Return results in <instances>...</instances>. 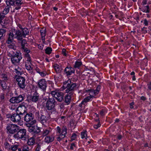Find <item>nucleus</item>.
Wrapping results in <instances>:
<instances>
[{
  "label": "nucleus",
  "instance_id": "680f3d73",
  "mask_svg": "<svg viewBox=\"0 0 151 151\" xmlns=\"http://www.w3.org/2000/svg\"><path fill=\"white\" fill-rule=\"evenodd\" d=\"M40 146L39 145H38L37 147L36 150V151H39L40 150Z\"/></svg>",
  "mask_w": 151,
  "mask_h": 151
},
{
  "label": "nucleus",
  "instance_id": "864d4df0",
  "mask_svg": "<svg viewBox=\"0 0 151 151\" xmlns=\"http://www.w3.org/2000/svg\"><path fill=\"white\" fill-rule=\"evenodd\" d=\"M15 70L16 71V73H17L18 74H19L21 73V69H19L18 68H16Z\"/></svg>",
  "mask_w": 151,
  "mask_h": 151
},
{
  "label": "nucleus",
  "instance_id": "7c9ffc66",
  "mask_svg": "<svg viewBox=\"0 0 151 151\" xmlns=\"http://www.w3.org/2000/svg\"><path fill=\"white\" fill-rule=\"evenodd\" d=\"M3 81L2 80L0 79V84L1 86L2 87L3 89H5L6 88L7 86L6 84V82Z\"/></svg>",
  "mask_w": 151,
  "mask_h": 151
},
{
  "label": "nucleus",
  "instance_id": "39448f33",
  "mask_svg": "<svg viewBox=\"0 0 151 151\" xmlns=\"http://www.w3.org/2000/svg\"><path fill=\"white\" fill-rule=\"evenodd\" d=\"M50 94L53 97L55 98L59 102H61L63 100V93L58 90L55 89L52 91Z\"/></svg>",
  "mask_w": 151,
  "mask_h": 151
},
{
  "label": "nucleus",
  "instance_id": "5701e85b",
  "mask_svg": "<svg viewBox=\"0 0 151 151\" xmlns=\"http://www.w3.org/2000/svg\"><path fill=\"white\" fill-rule=\"evenodd\" d=\"M54 137L53 136H46L44 139L45 142L47 143H50L52 142L54 140Z\"/></svg>",
  "mask_w": 151,
  "mask_h": 151
},
{
  "label": "nucleus",
  "instance_id": "aec40b11",
  "mask_svg": "<svg viewBox=\"0 0 151 151\" xmlns=\"http://www.w3.org/2000/svg\"><path fill=\"white\" fill-rule=\"evenodd\" d=\"M86 92H89V95L93 98L94 96L98 94L99 91L98 90H93L92 89H88L86 90Z\"/></svg>",
  "mask_w": 151,
  "mask_h": 151
},
{
  "label": "nucleus",
  "instance_id": "6e6d98bb",
  "mask_svg": "<svg viewBox=\"0 0 151 151\" xmlns=\"http://www.w3.org/2000/svg\"><path fill=\"white\" fill-rule=\"evenodd\" d=\"M147 2V0H143L142 2V6H145V5L146 4Z\"/></svg>",
  "mask_w": 151,
  "mask_h": 151
},
{
  "label": "nucleus",
  "instance_id": "13d9d810",
  "mask_svg": "<svg viewBox=\"0 0 151 151\" xmlns=\"http://www.w3.org/2000/svg\"><path fill=\"white\" fill-rule=\"evenodd\" d=\"M35 70H36V72L39 73L40 72V71H41L40 68L37 67L35 69Z\"/></svg>",
  "mask_w": 151,
  "mask_h": 151
},
{
  "label": "nucleus",
  "instance_id": "e433bc0d",
  "mask_svg": "<svg viewBox=\"0 0 151 151\" xmlns=\"http://www.w3.org/2000/svg\"><path fill=\"white\" fill-rule=\"evenodd\" d=\"M45 53L47 54H49L51 52L52 49L51 47H47L46 48L45 50Z\"/></svg>",
  "mask_w": 151,
  "mask_h": 151
},
{
  "label": "nucleus",
  "instance_id": "3c124183",
  "mask_svg": "<svg viewBox=\"0 0 151 151\" xmlns=\"http://www.w3.org/2000/svg\"><path fill=\"white\" fill-rule=\"evenodd\" d=\"M66 50L65 49H63L62 50V53L63 55L65 56H66L67 55V54L66 53Z\"/></svg>",
  "mask_w": 151,
  "mask_h": 151
},
{
  "label": "nucleus",
  "instance_id": "bb28decb",
  "mask_svg": "<svg viewBox=\"0 0 151 151\" xmlns=\"http://www.w3.org/2000/svg\"><path fill=\"white\" fill-rule=\"evenodd\" d=\"M21 31L24 36L25 37L26 36L29 34V30L26 28L21 29Z\"/></svg>",
  "mask_w": 151,
  "mask_h": 151
},
{
  "label": "nucleus",
  "instance_id": "49530a36",
  "mask_svg": "<svg viewBox=\"0 0 151 151\" xmlns=\"http://www.w3.org/2000/svg\"><path fill=\"white\" fill-rule=\"evenodd\" d=\"M147 28L145 27H143L141 28L142 32L144 34H146L147 32V30H146Z\"/></svg>",
  "mask_w": 151,
  "mask_h": 151
},
{
  "label": "nucleus",
  "instance_id": "bf43d9fd",
  "mask_svg": "<svg viewBox=\"0 0 151 151\" xmlns=\"http://www.w3.org/2000/svg\"><path fill=\"white\" fill-rule=\"evenodd\" d=\"M134 104V102H132L130 104V108L131 109H133L134 107L133 105Z\"/></svg>",
  "mask_w": 151,
  "mask_h": 151
},
{
  "label": "nucleus",
  "instance_id": "473e14b6",
  "mask_svg": "<svg viewBox=\"0 0 151 151\" xmlns=\"http://www.w3.org/2000/svg\"><path fill=\"white\" fill-rule=\"evenodd\" d=\"M1 79L3 81H7L8 80V76L5 74H2L0 76Z\"/></svg>",
  "mask_w": 151,
  "mask_h": 151
},
{
  "label": "nucleus",
  "instance_id": "f03ea898",
  "mask_svg": "<svg viewBox=\"0 0 151 151\" xmlns=\"http://www.w3.org/2000/svg\"><path fill=\"white\" fill-rule=\"evenodd\" d=\"M76 86L77 85L76 83H72L71 80L68 79L63 82L62 88L63 89H66V93L73 95L74 91L77 89Z\"/></svg>",
  "mask_w": 151,
  "mask_h": 151
},
{
  "label": "nucleus",
  "instance_id": "1a4fd4ad",
  "mask_svg": "<svg viewBox=\"0 0 151 151\" xmlns=\"http://www.w3.org/2000/svg\"><path fill=\"white\" fill-rule=\"evenodd\" d=\"M16 81L18 82V86L22 89H24L26 86L25 79L24 78L21 76H18L16 79Z\"/></svg>",
  "mask_w": 151,
  "mask_h": 151
},
{
  "label": "nucleus",
  "instance_id": "338daca9",
  "mask_svg": "<svg viewBox=\"0 0 151 151\" xmlns=\"http://www.w3.org/2000/svg\"><path fill=\"white\" fill-rule=\"evenodd\" d=\"M100 86H98V87H97L96 89V90H98V91H99H99L100 89Z\"/></svg>",
  "mask_w": 151,
  "mask_h": 151
},
{
  "label": "nucleus",
  "instance_id": "2eb2a0df",
  "mask_svg": "<svg viewBox=\"0 0 151 151\" xmlns=\"http://www.w3.org/2000/svg\"><path fill=\"white\" fill-rule=\"evenodd\" d=\"M33 115L31 113H29L25 115L24 117V120L25 121L29 123L34 120L33 119Z\"/></svg>",
  "mask_w": 151,
  "mask_h": 151
},
{
  "label": "nucleus",
  "instance_id": "a211bd4d",
  "mask_svg": "<svg viewBox=\"0 0 151 151\" xmlns=\"http://www.w3.org/2000/svg\"><path fill=\"white\" fill-rule=\"evenodd\" d=\"M40 99V95L38 93L35 92L33 94L31 100L33 102H36Z\"/></svg>",
  "mask_w": 151,
  "mask_h": 151
},
{
  "label": "nucleus",
  "instance_id": "f257e3e1",
  "mask_svg": "<svg viewBox=\"0 0 151 151\" xmlns=\"http://www.w3.org/2000/svg\"><path fill=\"white\" fill-rule=\"evenodd\" d=\"M22 0H9V1H6V6L4 10L0 13V24L3 27H5V24L3 20L5 18V15L8 14L9 11V6L8 5V3L10 5H14V9L18 10L20 8L21 5L22 4Z\"/></svg>",
  "mask_w": 151,
  "mask_h": 151
},
{
  "label": "nucleus",
  "instance_id": "a19ab883",
  "mask_svg": "<svg viewBox=\"0 0 151 151\" xmlns=\"http://www.w3.org/2000/svg\"><path fill=\"white\" fill-rule=\"evenodd\" d=\"M29 147L26 145H24L22 147V151H29Z\"/></svg>",
  "mask_w": 151,
  "mask_h": 151
},
{
  "label": "nucleus",
  "instance_id": "5fc2aeb1",
  "mask_svg": "<svg viewBox=\"0 0 151 151\" xmlns=\"http://www.w3.org/2000/svg\"><path fill=\"white\" fill-rule=\"evenodd\" d=\"M75 147V145L74 143H72L71 144L70 149L71 150H73L74 147Z\"/></svg>",
  "mask_w": 151,
  "mask_h": 151
},
{
  "label": "nucleus",
  "instance_id": "a878e982",
  "mask_svg": "<svg viewBox=\"0 0 151 151\" xmlns=\"http://www.w3.org/2000/svg\"><path fill=\"white\" fill-rule=\"evenodd\" d=\"M68 93V94L65 95V102L67 104H70L71 99V97L73 95Z\"/></svg>",
  "mask_w": 151,
  "mask_h": 151
},
{
  "label": "nucleus",
  "instance_id": "774afa93",
  "mask_svg": "<svg viewBox=\"0 0 151 151\" xmlns=\"http://www.w3.org/2000/svg\"><path fill=\"white\" fill-rule=\"evenodd\" d=\"M53 9L54 10L56 11L58 9L56 7H53Z\"/></svg>",
  "mask_w": 151,
  "mask_h": 151
},
{
  "label": "nucleus",
  "instance_id": "9b49d317",
  "mask_svg": "<svg viewBox=\"0 0 151 151\" xmlns=\"http://www.w3.org/2000/svg\"><path fill=\"white\" fill-rule=\"evenodd\" d=\"M38 85L39 87L43 91H45L46 89L47 82L45 79L40 80L38 82Z\"/></svg>",
  "mask_w": 151,
  "mask_h": 151
},
{
  "label": "nucleus",
  "instance_id": "9d476101",
  "mask_svg": "<svg viewBox=\"0 0 151 151\" xmlns=\"http://www.w3.org/2000/svg\"><path fill=\"white\" fill-rule=\"evenodd\" d=\"M13 34L14 35V38L17 39L19 41H21L22 39L24 36L21 30L19 29H13Z\"/></svg>",
  "mask_w": 151,
  "mask_h": 151
},
{
  "label": "nucleus",
  "instance_id": "7ed1b4c3",
  "mask_svg": "<svg viewBox=\"0 0 151 151\" xmlns=\"http://www.w3.org/2000/svg\"><path fill=\"white\" fill-rule=\"evenodd\" d=\"M67 129L65 126H63L62 129L59 126L57 127L56 132L59 135L58 137L57 138L58 141H60L65 137L67 134Z\"/></svg>",
  "mask_w": 151,
  "mask_h": 151
},
{
  "label": "nucleus",
  "instance_id": "20e7f679",
  "mask_svg": "<svg viewBox=\"0 0 151 151\" xmlns=\"http://www.w3.org/2000/svg\"><path fill=\"white\" fill-rule=\"evenodd\" d=\"M14 137L17 139L25 140L27 138L26 129H20L17 133L14 134Z\"/></svg>",
  "mask_w": 151,
  "mask_h": 151
},
{
  "label": "nucleus",
  "instance_id": "cd10ccee",
  "mask_svg": "<svg viewBox=\"0 0 151 151\" xmlns=\"http://www.w3.org/2000/svg\"><path fill=\"white\" fill-rule=\"evenodd\" d=\"M142 11L145 13H149L150 12V9L148 5L146 6H142L140 8Z\"/></svg>",
  "mask_w": 151,
  "mask_h": 151
},
{
  "label": "nucleus",
  "instance_id": "58836bf2",
  "mask_svg": "<svg viewBox=\"0 0 151 151\" xmlns=\"http://www.w3.org/2000/svg\"><path fill=\"white\" fill-rule=\"evenodd\" d=\"M18 146L17 145H13L11 147V150L13 151H16L18 149Z\"/></svg>",
  "mask_w": 151,
  "mask_h": 151
},
{
  "label": "nucleus",
  "instance_id": "4be33fe9",
  "mask_svg": "<svg viewBox=\"0 0 151 151\" xmlns=\"http://www.w3.org/2000/svg\"><path fill=\"white\" fill-rule=\"evenodd\" d=\"M47 118L44 115H41L39 118V121L42 124L45 125L47 122Z\"/></svg>",
  "mask_w": 151,
  "mask_h": 151
},
{
  "label": "nucleus",
  "instance_id": "2f4dec72",
  "mask_svg": "<svg viewBox=\"0 0 151 151\" xmlns=\"http://www.w3.org/2000/svg\"><path fill=\"white\" fill-rule=\"evenodd\" d=\"M35 142V140L33 138L31 137L29 138L27 141V143L28 145H33Z\"/></svg>",
  "mask_w": 151,
  "mask_h": 151
},
{
  "label": "nucleus",
  "instance_id": "ddd939ff",
  "mask_svg": "<svg viewBox=\"0 0 151 151\" xmlns=\"http://www.w3.org/2000/svg\"><path fill=\"white\" fill-rule=\"evenodd\" d=\"M26 109L25 105L23 104L19 105L17 109V111L19 114H23L26 112Z\"/></svg>",
  "mask_w": 151,
  "mask_h": 151
},
{
  "label": "nucleus",
  "instance_id": "603ef678",
  "mask_svg": "<svg viewBox=\"0 0 151 151\" xmlns=\"http://www.w3.org/2000/svg\"><path fill=\"white\" fill-rule=\"evenodd\" d=\"M147 86H148V90H151V82L148 83Z\"/></svg>",
  "mask_w": 151,
  "mask_h": 151
},
{
  "label": "nucleus",
  "instance_id": "8fccbe9b",
  "mask_svg": "<svg viewBox=\"0 0 151 151\" xmlns=\"http://www.w3.org/2000/svg\"><path fill=\"white\" fill-rule=\"evenodd\" d=\"M101 125L100 124V122H99L96 125H94V127L96 129H97L99 127H100Z\"/></svg>",
  "mask_w": 151,
  "mask_h": 151
},
{
  "label": "nucleus",
  "instance_id": "c9c22d12",
  "mask_svg": "<svg viewBox=\"0 0 151 151\" xmlns=\"http://www.w3.org/2000/svg\"><path fill=\"white\" fill-rule=\"evenodd\" d=\"M82 65V62L80 61H76V62L75 65V68H78L79 67Z\"/></svg>",
  "mask_w": 151,
  "mask_h": 151
},
{
  "label": "nucleus",
  "instance_id": "423d86ee",
  "mask_svg": "<svg viewBox=\"0 0 151 151\" xmlns=\"http://www.w3.org/2000/svg\"><path fill=\"white\" fill-rule=\"evenodd\" d=\"M56 101L53 98H49L46 101V108L48 110L53 109L55 104Z\"/></svg>",
  "mask_w": 151,
  "mask_h": 151
},
{
  "label": "nucleus",
  "instance_id": "f704fd0d",
  "mask_svg": "<svg viewBox=\"0 0 151 151\" xmlns=\"http://www.w3.org/2000/svg\"><path fill=\"white\" fill-rule=\"evenodd\" d=\"M20 42L21 41V45L22 46V48H24L25 47L26 45L27 44V42L26 40L24 39H22L21 41H19Z\"/></svg>",
  "mask_w": 151,
  "mask_h": 151
},
{
  "label": "nucleus",
  "instance_id": "c756f323",
  "mask_svg": "<svg viewBox=\"0 0 151 151\" xmlns=\"http://www.w3.org/2000/svg\"><path fill=\"white\" fill-rule=\"evenodd\" d=\"M32 64L31 62L26 61L25 67L26 69L29 71H31L32 69V67L31 66Z\"/></svg>",
  "mask_w": 151,
  "mask_h": 151
},
{
  "label": "nucleus",
  "instance_id": "c85d7f7f",
  "mask_svg": "<svg viewBox=\"0 0 151 151\" xmlns=\"http://www.w3.org/2000/svg\"><path fill=\"white\" fill-rule=\"evenodd\" d=\"M51 131V129L50 128L43 130V131L42 132V136H47Z\"/></svg>",
  "mask_w": 151,
  "mask_h": 151
},
{
  "label": "nucleus",
  "instance_id": "412c9836",
  "mask_svg": "<svg viewBox=\"0 0 151 151\" xmlns=\"http://www.w3.org/2000/svg\"><path fill=\"white\" fill-rule=\"evenodd\" d=\"M52 67L54 69L57 73H60L63 70L61 66L57 64H54L52 66Z\"/></svg>",
  "mask_w": 151,
  "mask_h": 151
},
{
  "label": "nucleus",
  "instance_id": "72a5a7b5",
  "mask_svg": "<svg viewBox=\"0 0 151 151\" xmlns=\"http://www.w3.org/2000/svg\"><path fill=\"white\" fill-rule=\"evenodd\" d=\"M81 135L82 139H86L87 138L86 131L85 130H83V131L81 133Z\"/></svg>",
  "mask_w": 151,
  "mask_h": 151
},
{
  "label": "nucleus",
  "instance_id": "37998d69",
  "mask_svg": "<svg viewBox=\"0 0 151 151\" xmlns=\"http://www.w3.org/2000/svg\"><path fill=\"white\" fill-rule=\"evenodd\" d=\"M39 73L42 77H44L47 74L46 72L42 71H40Z\"/></svg>",
  "mask_w": 151,
  "mask_h": 151
},
{
  "label": "nucleus",
  "instance_id": "6e6552de",
  "mask_svg": "<svg viewBox=\"0 0 151 151\" xmlns=\"http://www.w3.org/2000/svg\"><path fill=\"white\" fill-rule=\"evenodd\" d=\"M24 94L20 95L15 97H12L9 100L10 102L15 104L19 103L24 100Z\"/></svg>",
  "mask_w": 151,
  "mask_h": 151
},
{
  "label": "nucleus",
  "instance_id": "f8f14e48",
  "mask_svg": "<svg viewBox=\"0 0 151 151\" xmlns=\"http://www.w3.org/2000/svg\"><path fill=\"white\" fill-rule=\"evenodd\" d=\"M22 58L20 54H16L12 57L11 60L13 63L15 64L19 62Z\"/></svg>",
  "mask_w": 151,
  "mask_h": 151
},
{
  "label": "nucleus",
  "instance_id": "4468645a",
  "mask_svg": "<svg viewBox=\"0 0 151 151\" xmlns=\"http://www.w3.org/2000/svg\"><path fill=\"white\" fill-rule=\"evenodd\" d=\"M75 70L73 68L71 67H66L64 70V73L67 76H69L72 74L74 73Z\"/></svg>",
  "mask_w": 151,
  "mask_h": 151
},
{
  "label": "nucleus",
  "instance_id": "4c0bfd02",
  "mask_svg": "<svg viewBox=\"0 0 151 151\" xmlns=\"http://www.w3.org/2000/svg\"><path fill=\"white\" fill-rule=\"evenodd\" d=\"M33 130L34 131H33V132H34L35 134H38L40 131V128L38 127H36V129H35L34 128Z\"/></svg>",
  "mask_w": 151,
  "mask_h": 151
},
{
  "label": "nucleus",
  "instance_id": "69168bd1",
  "mask_svg": "<svg viewBox=\"0 0 151 151\" xmlns=\"http://www.w3.org/2000/svg\"><path fill=\"white\" fill-rule=\"evenodd\" d=\"M135 73L134 71L132 72L131 73V75H133V76H134Z\"/></svg>",
  "mask_w": 151,
  "mask_h": 151
},
{
  "label": "nucleus",
  "instance_id": "b1692460",
  "mask_svg": "<svg viewBox=\"0 0 151 151\" xmlns=\"http://www.w3.org/2000/svg\"><path fill=\"white\" fill-rule=\"evenodd\" d=\"M93 98L90 96L87 97L82 101L81 104H79V106L81 107L83 104H85L87 102L91 100V99Z\"/></svg>",
  "mask_w": 151,
  "mask_h": 151
},
{
  "label": "nucleus",
  "instance_id": "de8ad7c7",
  "mask_svg": "<svg viewBox=\"0 0 151 151\" xmlns=\"http://www.w3.org/2000/svg\"><path fill=\"white\" fill-rule=\"evenodd\" d=\"M144 24L145 26H147L148 24V22L146 19H145L143 21Z\"/></svg>",
  "mask_w": 151,
  "mask_h": 151
},
{
  "label": "nucleus",
  "instance_id": "a18cd8bd",
  "mask_svg": "<svg viewBox=\"0 0 151 151\" xmlns=\"http://www.w3.org/2000/svg\"><path fill=\"white\" fill-rule=\"evenodd\" d=\"M76 134L75 133H73L71 137V140H74L76 138Z\"/></svg>",
  "mask_w": 151,
  "mask_h": 151
},
{
  "label": "nucleus",
  "instance_id": "052dcab7",
  "mask_svg": "<svg viewBox=\"0 0 151 151\" xmlns=\"http://www.w3.org/2000/svg\"><path fill=\"white\" fill-rule=\"evenodd\" d=\"M59 107L61 109H63L64 107V105L63 104H60L59 105Z\"/></svg>",
  "mask_w": 151,
  "mask_h": 151
},
{
  "label": "nucleus",
  "instance_id": "4d7b16f0",
  "mask_svg": "<svg viewBox=\"0 0 151 151\" xmlns=\"http://www.w3.org/2000/svg\"><path fill=\"white\" fill-rule=\"evenodd\" d=\"M104 109H102L100 112V115L102 116L104 114Z\"/></svg>",
  "mask_w": 151,
  "mask_h": 151
},
{
  "label": "nucleus",
  "instance_id": "393cba45",
  "mask_svg": "<svg viewBox=\"0 0 151 151\" xmlns=\"http://www.w3.org/2000/svg\"><path fill=\"white\" fill-rule=\"evenodd\" d=\"M40 32L42 40L43 42L45 41V37L46 34V29L45 28H43L40 30Z\"/></svg>",
  "mask_w": 151,
  "mask_h": 151
},
{
  "label": "nucleus",
  "instance_id": "0eeeda50",
  "mask_svg": "<svg viewBox=\"0 0 151 151\" xmlns=\"http://www.w3.org/2000/svg\"><path fill=\"white\" fill-rule=\"evenodd\" d=\"M6 129L9 133L13 134L19 129V127L15 124H7Z\"/></svg>",
  "mask_w": 151,
  "mask_h": 151
},
{
  "label": "nucleus",
  "instance_id": "c03bdc74",
  "mask_svg": "<svg viewBox=\"0 0 151 151\" xmlns=\"http://www.w3.org/2000/svg\"><path fill=\"white\" fill-rule=\"evenodd\" d=\"M5 98V94L3 93H1L0 94V100L3 101Z\"/></svg>",
  "mask_w": 151,
  "mask_h": 151
},
{
  "label": "nucleus",
  "instance_id": "f3484780",
  "mask_svg": "<svg viewBox=\"0 0 151 151\" xmlns=\"http://www.w3.org/2000/svg\"><path fill=\"white\" fill-rule=\"evenodd\" d=\"M36 122V120H34L31 122H30L26 124L27 126L28 127H29L28 129L29 132H33L34 128L33 127H31V126L35 124Z\"/></svg>",
  "mask_w": 151,
  "mask_h": 151
},
{
  "label": "nucleus",
  "instance_id": "6ab92c4d",
  "mask_svg": "<svg viewBox=\"0 0 151 151\" xmlns=\"http://www.w3.org/2000/svg\"><path fill=\"white\" fill-rule=\"evenodd\" d=\"M14 35L13 34V30L12 29V32H10L8 35V40L6 42L8 44L11 43L13 41L14 38Z\"/></svg>",
  "mask_w": 151,
  "mask_h": 151
},
{
  "label": "nucleus",
  "instance_id": "0e129e2a",
  "mask_svg": "<svg viewBox=\"0 0 151 151\" xmlns=\"http://www.w3.org/2000/svg\"><path fill=\"white\" fill-rule=\"evenodd\" d=\"M122 136L121 135H119L117 137L118 139H121L122 138Z\"/></svg>",
  "mask_w": 151,
  "mask_h": 151
},
{
  "label": "nucleus",
  "instance_id": "09e8293b",
  "mask_svg": "<svg viewBox=\"0 0 151 151\" xmlns=\"http://www.w3.org/2000/svg\"><path fill=\"white\" fill-rule=\"evenodd\" d=\"M5 148H9V144L7 142H6L4 144Z\"/></svg>",
  "mask_w": 151,
  "mask_h": 151
},
{
  "label": "nucleus",
  "instance_id": "79ce46f5",
  "mask_svg": "<svg viewBox=\"0 0 151 151\" xmlns=\"http://www.w3.org/2000/svg\"><path fill=\"white\" fill-rule=\"evenodd\" d=\"M22 49L26 53L25 54H28L30 52V50L29 49L27 48L26 47H24V48H22Z\"/></svg>",
  "mask_w": 151,
  "mask_h": 151
},
{
  "label": "nucleus",
  "instance_id": "ea45409f",
  "mask_svg": "<svg viewBox=\"0 0 151 151\" xmlns=\"http://www.w3.org/2000/svg\"><path fill=\"white\" fill-rule=\"evenodd\" d=\"M25 59H26V61H31V58L30 57H29V55L28 54H25Z\"/></svg>",
  "mask_w": 151,
  "mask_h": 151
},
{
  "label": "nucleus",
  "instance_id": "e2e57ef3",
  "mask_svg": "<svg viewBox=\"0 0 151 151\" xmlns=\"http://www.w3.org/2000/svg\"><path fill=\"white\" fill-rule=\"evenodd\" d=\"M141 99L142 100H145L146 99V98L145 97L142 96L141 97Z\"/></svg>",
  "mask_w": 151,
  "mask_h": 151
},
{
  "label": "nucleus",
  "instance_id": "dca6fc26",
  "mask_svg": "<svg viewBox=\"0 0 151 151\" xmlns=\"http://www.w3.org/2000/svg\"><path fill=\"white\" fill-rule=\"evenodd\" d=\"M11 120L14 122H18L21 119V117L19 114H14L11 117Z\"/></svg>",
  "mask_w": 151,
  "mask_h": 151
}]
</instances>
